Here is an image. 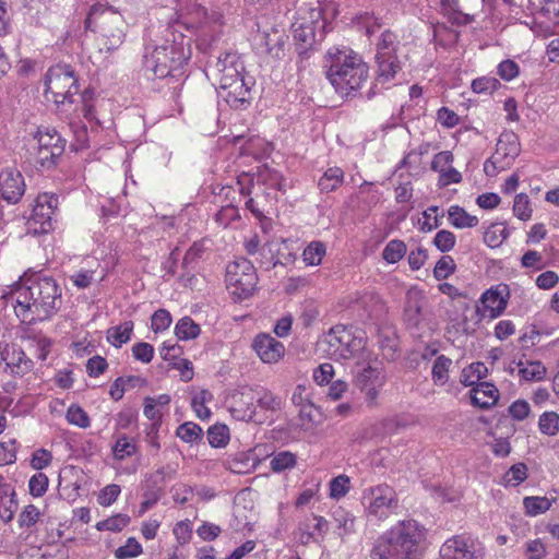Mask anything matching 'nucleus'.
<instances>
[{
	"mask_svg": "<svg viewBox=\"0 0 559 559\" xmlns=\"http://www.w3.org/2000/svg\"><path fill=\"white\" fill-rule=\"evenodd\" d=\"M428 530L413 519L397 521L376 540L371 559H423Z\"/></svg>",
	"mask_w": 559,
	"mask_h": 559,
	"instance_id": "nucleus-1",
	"label": "nucleus"
},
{
	"mask_svg": "<svg viewBox=\"0 0 559 559\" xmlns=\"http://www.w3.org/2000/svg\"><path fill=\"white\" fill-rule=\"evenodd\" d=\"M206 75L217 87L218 98L230 108L245 109L251 100L254 80L245 72V64L236 52L222 55Z\"/></svg>",
	"mask_w": 559,
	"mask_h": 559,
	"instance_id": "nucleus-2",
	"label": "nucleus"
},
{
	"mask_svg": "<svg viewBox=\"0 0 559 559\" xmlns=\"http://www.w3.org/2000/svg\"><path fill=\"white\" fill-rule=\"evenodd\" d=\"M324 67L337 93L349 95L368 79V67L361 57L348 47H332L325 55Z\"/></svg>",
	"mask_w": 559,
	"mask_h": 559,
	"instance_id": "nucleus-3",
	"label": "nucleus"
},
{
	"mask_svg": "<svg viewBox=\"0 0 559 559\" xmlns=\"http://www.w3.org/2000/svg\"><path fill=\"white\" fill-rule=\"evenodd\" d=\"M179 40L174 38L171 43L168 39L158 45L154 50L145 56L144 68L151 72L153 78L164 79L167 76L179 79L183 75V66L190 58V39L186 40L180 35Z\"/></svg>",
	"mask_w": 559,
	"mask_h": 559,
	"instance_id": "nucleus-4",
	"label": "nucleus"
},
{
	"mask_svg": "<svg viewBox=\"0 0 559 559\" xmlns=\"http://www.w3.org/2000/svg\"><path fill=\"white\" fill-rule=\"evenodd\" d=\"M318 348L333 360H352L353 365L372 350L361 332L356 333L344 325L333 326L319 341Z\"/></svg>",
	"mask_w": 559,
	"mask_h": 559,
	"instance_id": "nucleus-5",
	"label": "nucleus"
},
{
	"mask_svg": "<svg viewBox=\"0 0 559 559\" xmlns=\"http://www.w3.org/2000/svg\"><path fill=\"white\" fill-rule=\"evenodd\" d=\"M335 15L333 2L300 7L292 25L294 38L306 46L323 40Z\"/></svg>",
	"mask_w": 559,
	"mask_h": 559,
	"instance_id": "nucleus-6",
	"label": "nucleus"
},
{
	"mask_svg": "<svg viewBox=\"0 0 559 559\" xmlns=\"http://www.w3.org/2000/svg\"><path fill=\"white\" fill-rule=\"evenodd\" d=\"M352 376L353 383L364 395L365 402L371 407L378 405L380 393L386 383V374L373 349L353 365Z\"/></svg>",
	"mask_w": 559,
	"mask_h": 559,
	"instance_id": "nucleus-7",
	"label": "nucleus"
},
{
	"mask_svg": "<svg viewBox=\"0 0 559 559\" xmlns=\"http://www.w3.org/2000/svg\"><path fill=\"white\" fill-rule=\"evenodd\" d=\"M44 97L56 107L72 105L74 95L79 93L78 78L71 66L58 63L50 67L44 80Z\"/></svg>",
	"mask_w": 559,
	"mask_h": 559,
	"instance_id": "nucleus-8",
	"label": "nucleus"
},
{
	"mask_svg": "<svg viewBox=\"0 0 559 559\" xmlns=\"http://www.w3.org/2000/svg\"><path fill=\"white\" fill-rule=\"evenodd\" d=\"M102 19V40L106 50L117 49L126 37V22L123 16L111 7L94 4L85 20V27L92 29L94 21Z\"/></svg>",
	"mask_w": 559,
	"mask_h": 559,
	"instance_id": "nucleus-9",
	"label": "nucleus"
},
{
	"mask_svg": "<svg viewBox=\"0 0 559 559\" xmlns=\"http://www.w3.org/2000/svg\"><path fill=\"white\" fill-rule=\"evenodd\" d=\"M360 501L366 515L378 521L388 519L399 507L395 490L385 484L365 488Z\"/></svg>",
	"mask_w": 559,
	"mask_h": 559,
	"instance_id": "nucleus-10",
	"label": "nucleus"
},
{
	"mask_svg": "<svg viewBox=\"0 0 559 559\" xmlns=\"http://www.w3.org/2000/svg\"><path fill=\"white\" fill-rule=\"evenodd\" d=\"M258 275L254 265L247 259H239L226 267V287L231 296L243 300L257 289Z\"/></svg>",
	"mask_w": 559,
	"mask_h": 559,
	"instance_id": "nucleus-11",
	"label": "nucleus"
},
{
	"mask_svg": "<svg viewBox=\"0 0 559 559\" xmlns=\"http://www.w3.org/2000/svg\"><path fill=\"white\" fill-rule=\"evenodd\" d=\"M237 187L241 194L249 195L252 188L264 187L265 190L285 191L287 183L282 174L267 166H260L255 174L242 171L237 177Z\"/></svg>",
	"mask_w": 559,
	"mask_h": 559,
	"instance_id": "nucleus-12",
	"label": "nucleus"
},
{
	"mask_svg": "<svg viewBox=\"0 0 559 559\" xmlns=\"http://www.w3.org/2000/svg\"><path fill=\"white\" fill-rule=\"evenodd\" d=\"M484 556V545L468 535H455L447 539L440 549L441 559H483Z\"/></svg>",
	"mask_w": 559,
	"mask_h": 559,
	"instance_id": "nucleus-13",
	"label": "nucleus"
},
{
	"mask_svg": "<svg viewBox=\"0 0 559 559\" xmlns=\"http://www.w3.org/2000/svg\"><path fill=\"white\" fill-rule=\"evenodd\" d=\"M521 152L519 138L513 132L502 133L497 142L496 151L490 159L485 164V169L490 163L498 171L509 168Z\"/></svg>",
	"mask_w": 559,
	"mask_h": 559,
	"instance_id": "nucleus-14",
	"label": "nucleus"
},
{
	"mask_svg": "<svg viewBox=\"0 0 559 559\" xmlns=\"http://www.w3.org/2000/svg\"><path fill=\"white\" fill-rule=\"evenodd\" d=\"M509 287L497 285L487 289L480 296V305L477 306V313L481 319H496L506 310L509 300Z\"/></svg>",
	"mask_w": 559,
	"mask_h": 559,
	"instance_id": "nucleus-15",
	"label": "nucleus"
},
{
	"mask_svg": "<svg viewBox=\"0 0 559 559\" xmlns=\"http://www.w3.org/2000/svg\"><path fill=\"white\" fill-rule=\"evenodd\" d=\"M23 377L33 368V360L15 344L0 341V368Z\"/></svg>",
	"mask_w": 559,
	"mask_h": 559,
	"instance_id": "nucleus-16",
	"label": "nucleus"
},
{
	"mask_svg": "<svg viewBox=\"0 0 559 559\" xmlns=\"http://www.w3.org/2000/svg\"><path fill=\"white\" fill-rule=\"evenodd\" d=\"M329 532V522L318 514H310L298 523L295 537L301 545L320 544Z\"/></svg>",
	"mask_w": 559,
	"mask_h": 559,
	"instance_id": "nucleus-17",
	"label": "nucleus"
},
{
	"mask_svg": "<svg viewBox=\"0 0 559 559\" xmlns=\"http://www.w3.org/2000/svg\"><path fill=\"white\" fill-rule=\"evenodd\" d=\"M252 349L263 364L280 362L286 353L285 345L269 333H259L252 341Z\"/></svg>",
	"mask_w": 559,
	"mask_h": 559,
	"instance_id": "nucleus-18",
	"label": "nucleus"
},
{
	"mask_svg": "<svg viewBox=\"0 0 559 559\" xmlns=\"http://www.w3.org/2000/svg\"><path fill=\"white\" fill-rule=\"evenodd\" d=\"M37 288L39 289L40 302H37V320L49 319L57 311V300L61 290L55 280L46 276H37Z\"/></svg>",
	"mask_w": 559,
	"mask_h": 559,
	"instance_id": "nucleus-19",
	"label": "nucleus"
},
{
	"mask_svg": "<svg viewBox=\"0 0 559 559\" xmlns=\"http://www.w3.org/2000/svg\"><path fill=\"white\" fill-rule=\"evenodd\" d=\"M255 397L253 389H243L235 393L229 402V412L231 416L241 421H251L255 419Z\"/></svg>",
	"mask_w": 559,
	"mask_h": 559,
	"instance_id": "nucleus-20",
	"label": "nucleus"
},
{
	"mask_svg": "<svg viewBox=\"0 0 559 559\" xmlns=\"http://www.w3.org/2000/svg\"><path fill=\"white\" fill-rule=\"evenodd\" d=\"M82 112H83V117L91 124V138H90V134L87 131V127L85 124L84 126L72 124L74 139H73L71 146L76 152L88 147L90 142L94 143V144L99 143L97 141L96 136L99 132L100 124L98 121H94V115H93L92 107L87 104H84V106L82 107Z\"/></svg>",
	"mask_w": 559,
	"mask_h": 559,
	"instance_id": "nucleus-21",
	"label": "nucleus"
},
{
	"mask_svg": "<svg viewBox=\"0 0 559 559\" xmlns=\"http://www.w3.org/2000/svg\"><path fill=\"white\" fill-rule=\"evenodd\" d=\"M58 203V197L53 193L37 194V225L40 233L47 234L55 229Z\"/></svg>",
	"mask_w": 559,
	"mask_h": 559,
	"instance_id": "nucleus-22",
	"label": "nucleus"
},
{
	"mask_svg": "<svg viewBox=\"0 0 559 559\" xmlns=\"http://www.w3.org/2000/svg\"><path fill=\"white\" fill-rule=\"evenodd\" d=\"M540 15L547 17L551 24L535 19L531 28L536 36L546 38L554 34L555 26H559V0H540Z\"/></svg>",
	"mask_w": 559,
	"mask_h": 559,
	"instance_id": "nucleus-23",
	"label": "nucleus"
},
{
	"mask_svg": "<svg viewBox=\"0 0 559 559\" xmlns=\"http://www.w3.org/2000/svg\"><path fill=\"white\" fill-rule=\"evenodd\" d=\"M24 193V181L22 175L12 169L5 168L0 173V195L3 200L15 203Z\"/></svg>",
	"mask_w": 559,
	"mask_h": 559,
	"instance_id": "nucleus-24",
	"label": "nucleus"
},
{
	"mask_svg": "<svg viewBox=\"0 0 559 559\" xmlns=\"http://www.w3.org/2000/svg\"><path fill=\"white\" fill-rule=\"evenodd\" d=\"M14 312L22 324L31 325L35 320L33 292L31 286L19 285L13 292Z\"/></svg>",
	"mask_w": 559,
	"mask_h": 559,
	"instance_id": "nucleus-25",
	"label": "nucleus"
},
{
	"mask_svg": "<svg viewBox=\"0 0 559 559\" xmlns=\"http://www.w3.org/2000/svg\"><path fill=\"white\" fill-rule=\"evenodd\" d=\"M471 392L472 404L480 408H489L498 402L499 391L489 382H479L475 384Z\"/></svg>",
	"mask_w": 559,
	"mask_h": 559,
	"instance_id": "nucleus-26",
	"label": "nucleus"
},
{
	"mask_svg": "<svg viewBox=\"0 0 559 559\" xmlns=\"http://www.w3.org/2000/svg\"><path fill=\"white\" fill-rule=\"evenodd\" d=\"M376 58L378 63L377 84L384 86L394 78L401 69V64L395 53H391V51H382Z\"/></svg>",
	"mask_w": 559,
	"mask_h": 559,
	"instance_id": "nucleus-27",
	"label": "nucleus"
},
{
	"mask_svg": "<svg viewBox=\"0 0 559 559\" xmlns=\"http://www.w3.org/2000/svg\"><path fill=\"white\" fill-rule=\"evenodd\" d=\"M285 44V35L278 29L272 28L270 32H262L258 35V46L263 52L275 58H280Z\"/></svg>",
	"mask_w": 559,
	"mask_h": 559,
	"instance_id": "nucleus-28",
	"label": "nucleus"
},
{
	"mask_svg": "<svg viewBox=\"0 0 559 559\" xmlns=\"http://www.w3.org/2000/svg\"><path fill=\"white\" fill-rule=\"evenodd\" d=\"M17 507L13 488L8 484H0V519L3 522H10Z\"/></svg>",
	"mask_w": 559,
	"mask_h": 559,
	"instance_id": "nucleus-29",
	"label": "nucleus"
},
{
	"mask_svg": "<svg viewBox=\"0 0 559 559\" xmlns=\"http://www.w3.org/2000/svg\"><path fill=\"white\" fill-rule=\"evenodd\" d=\"M259 450L255 447L253 450L236 455L230 463V469L236 474H247L255 469L260 464Z\"/></svg>",
	"mask_w": 559,
	"mask_h": 559,
	"instance_id": "nucleus-30",
	"label": "nucleus"
},
{
	"mask_svg": "<svg viewBox=\"0 0 559 559\" xmlns=\"http://www.w3.org/2000/svg\"><path fill=\"white\" fill-rule=\"evenodd\" d=\"M518 369L520 378L527 382L543 381L547 374L546 367L538 360H521Z\"/></svg>",
	"mask_w": 559,
	"mask_h": 559,
	"instance_id": "nucleus-31",
	"label": "nucleus"
},
{
	"mask_svg": "<svg viewBox=\"0 0 559 559\" xmlns=\"http://www.w3.org/2000/svg\"><path fill=\"white\" fill-rule=\"evenodd\" d=\"M133 328L134 324L130 320L109 328L106 333L107 342L117 348L121 347L131 340Z\"/></svg>",
	"mask_w": 559,
	"mask_h": 559,
	"instance_id": "nucleus-32",
	"label": "nucleus"
},
{
	"mask_svg": "<svg viewBox=\"0 0 559 559\" xmlns=\"http://www.w3.org/2000/svg\"><path fill=\"white\" fill-rule=\"evenodd\" d=\"M442 14L449 22L455 25H467L473 22V16L463 13L459 8V0H441Z\"/></svg>",
	"mask_w": 559,
	"mask_h": 559,
	"instance_id": "nucleus-33",
	"label": "nucleus"
},
{
	"mask_svg": "<svg viewBox=\"0 0 559 559\" xmlns=\"http://www.w3.org/2000/svg\"><path fill=\"white\" fill-rule=\"evenodd\" d=\"M37 146L51 150L50 155L61 156L64 150L63 141L56 130H37Z\"/></svg>",
	"mask_w": 559,
	"mask_h": 559,
	"instance_id": "nucleus-34",
	"label": "nucleus"
},
{
	"mask_svg": "<svg viewBox=\"0 0 559 559\" xmlns=\"http://www.w3.org/2000/svg\"><path fill=\"white\" fill-rule=\"evenodd\" d=\"M449 223L455 228H473L478 225V218L475 215L468 214L463 207L459 205H451L448 210Z\"/></svg>",
	"mask_w": 559,
	"mask_h": 559,
	"instance_id": "nucleus-35",
	"label": "nucleus"
},
{
	"mask_svg": "<svg viewBox=\"0 0 559 559\" xmlns=\"http://www.w3.org/2000/svg\"><path fill=\"white\" fill-rule=\"evenodd\" d=\"M556 502V498L530 496L523 499V508L526 515L537 516L547 512Z\"/></svg>",
	"mask_w": 559,
	"mask_h": 559,
	"instance_id": "nucleus-36",
	"label": "nucleus"
},
{
	"mask_svg": "<svg viewBox=\"0 0 559 559\" xmlns=\"http://www.w3.org/2000/svg\"><path fill=\"white\" fill-rule=\"evenodd\" d=\"M326 254V246L320 240L309 242L302 251L301 258L307 266H318Z\"/></svg>",
	"mask_w": 559,
	"mask_h": 559,
	"instance_id": "nucleus-37",
	"label": "nucleus"
},
{
	"mask_svg": "<svg viewBox=\"0 0 559 559\" xmlns=\"http://www.w3.org/2000/svg\"><path fill=\"white\" fill-rule=\"evenodd\" d=\"M538 430L546 437H556L559 433V414L555 411L543 412L537 421Z\"/></svg>",
	"mask_w": 559,
	"mask_h": 559,
	"instance_id": "nucleus-38",
	"label": "nucleus"
},
{
	"mask_svg": "<svg viewBox=\"0 0 559 559\" xmlns=\"http://www.w3.org/2000/svg\"><path fill=\"white\" fill-rule=\"evenodd\" d=\"M213 401V395L207 390H201L193 394L191 399V407L194 411L197 417L201 420L209 419L211 417V411L207 404Z\"/></svg>",
	"mask_w": 559,
	"mask_h": 559,
	"instance_id": "nucleus-39",
	"label": "nucleus"
},
{
	"mask_svg": "<svg viewBox=\"0 0 559 559\" xmlns=\"http://www.w3.org/2000/svg\"><path fill=\"white\" fill-rule=\"evenodd\" d=\"M488 369L484 362L476 361L462 370L460 381L466 386H473L486 377Z\"/></svg>",
	"mask_w": 559,
	"mask_h": 559,
	"instance_id": "nucleus-40",
	"label": "nucleus"
},
{
	"mask_svg": "<svg viewBox=\"0 0 559 559\" xmlns=\"http://www.w3.org/2000/svg\"><path fill=\"white\" fill-rule=\"evenodd\" d=\"M269 152L267 143L260 136H251L243 144L240 145L241 156H252L254 159H260Z\"/></svg>",
	"mask_w": 559,
	"mask_h": 559,
	"instance_id": "nucleus-41",
	"label": "nucleus"
},
{
	"mask_svg": "<svg viewBox=\"0 0 559 559\" xmlns=\"http://www.w3.org/2000/svg\"><path fill=\"white\" fill-rule=\"evenodd\" d=\"M423 295L417 289H409L406 294L405 316L408 322L416 324L421 311Z\"/></svg>",
	"mask_w": 559,
	"mask_h": 559,
	"instance_id": "nucleus-42",
	"label": "nucleus"
},
{
	"mask_svg": "<svg viewBox=\"0 0 559 559\" xmlns=\"http://www.w3.org/2000/svg\"><path fill=\"white\" fill-rule=\"evenodd\" d=\"M136 452V444L133 438L120 435L112 445V455L118 461H123Z\"/></svg>",
	"mask_w": 559,
	"mask_h": 559,
	"instance_id": "nucleus-43",
	"label": "nucleus"
},
{
	"mask_svg": "<svg viewBox=\"0 0 559 559\" xmlns=\"http://www.w3.org/2000/svg\"><path fill=\"white\" fill-rule=\"evenodd\" d=\"M407 252L406 243L400 239L390 240L382 250V259L388 264H395L401 261Z\"/></svg>",
	"mask_w": 559,
	"mask_h": 559,
	"instance_id": "nucleus-44",
	"label": "nucleus"
},
{
	"mask_svg": "<svg viewBox=\"0 0 559 559\" xmlns=\"http://www.w3.org/2000/svg\"><path fill=\"white\" fill-rule=\"evenodd\" d=\"M344 178V173L340 167H331L324 171L318 186L322 192H331L337 189Z\"/></svg>",
	"mask_w": 559,
	"mask_h": 559,
	"instance_id": "nucleus-45",
	"label": "nucleus"
},
{
	"mask_svg": "<svg viewBox=\"0 0 559 559\" xmlns=\"http://www.w3.org/2000/svg\"><path fill=\"white\" fill-rule=\"evenodd\" d=\"M452 366V359L444 355H440L436 358L431 377L436 385H444L449 381V371Z\"/></svg>",
	"mask_w": 559,
	"mask_h": 559,
	"instance_id": "nucleus-46",
	"label": "nucleus"
},
{
	"mask_svg": "<svg viewBox=\"0 0 559 559\" xmlns=\"http://www.w3.org/2000/svg\"><path fill=\"white\" fill-rule=\"evenodd\" d=\"M201 329L190 317L181 318L175 325V334L180 341H190L200 335Z\"/></svg>",
	"mask_w": 559,
	"mask_h": 559,
	"instance_id": "nucleus-47",
	"label": "nucleus"
},
{
	"mask_svg": "<svg viewBox=\"0 0 559 559\" xmlns=\"http://www.w3.org/2000/svg\"><path fill=\"white\" fill-rule=\"evenodd\" d=\"M297 464V456L290 451H280L270 461L271 469L274 473H282L292 469Z\"/></svg>",
	"mask_w": 559,
	"mask_h": 559,
	"instance_id": "nucleus-48",
	"label": "nucleus"
},
{
	"mask_svg": "<svg viewBox=\"0 0 559 559\" xmlns=\"http://www.w3.org/2000/svg\"><path fill=\"white\" fill-rule=\"evenodd\" d=\"M202 428L192 421L181 424L176 430V436L190 444L198 443L202 439Z\"/></svg>",
	"mask_w": 559,
	"mask_h": 559,
	"instance_id": "nucleus-49",
	"label": "nucleus"
},
{
	"mask_svg": "<svg viewBox=\"0 0 559 559\" xmlns=\"http://www.w3.org/2000/svg\"><path fill=\"white\" fill-rule=\"evenodd\" d=\"M527 478V467L524 463L512 465L503 475L502 484L506 487H516Z\"/></svg>",
	"mask_w": 559,
	"mask_h": 559,
	"instance_id": "nucleus-50",
	"label": "nucleus"
},
{
	"mask_svg": "<svg viewBox=\"0 0 559 559\" xmlns=\"http://www.w3.org/2000/svg\"><path fill=\"white\" fill-rule=\"evenodd\" d=\"M350 490V478L347 475H338L329 483V497L333 500L344 498Z\"/></svg>",
	"mask_w": 559,
	"mask_h": 559,
	"instance_id": "nucleus-51",
	"label": "nucleus"
},
{
	"mask_svg": "<svg viewBox=\"0 0 559 559\" xmlns=\"http://www.w3.org/2000/svg\"><path fill=\"white\" fill-rule=\"evenodd\" d=\"M130 523V518L127 514L117 513L106 520L96 523L95 527L99 532H121Z\"/></svg>",
	"mask_w": 559,
	"mask_h": 559,
	"instance_id": "nucleus-52",
	"label": "nucleus"
},
{
	"mask_svg": "<svg viewBox=\"0 0 559 559\" xmlns=\"http://www.w3.org/2000/svg\"><path fill=\"white\" fill-rule=\"evenodd\" d=\"M321 481L317 480L311 483L309 486H306L301 489V491L298 493L295 500V508L301 509L310 503H312L314 500L319 497Z\"/></svg>",
	"mask_w": 559,
	"mask_h": 559,
	"instance_id": "nucleus-53",
	"label": "nucleus"
},
{
	"mask_svg": "<svg viewBox=\"0 0 559 559\" xmlns=\"http://www.w3.org/2000/svg\"><path fill=\"white\" fill-rule=\"evenodd\" d=\"M66 419L70 425L76 426L79 428H88L91 425V419L87 413L78 404H72L67 413Z\"/></svg>",
	"mask_w": 559,
	"mask_h": 559,
	"instance_id": "nucleus-54",
	"label": "nucleus"
},
{
	"mask_svg": "<svg viewBox=\"0 0 559 559\" xmlns=\"http://www.w3.org/2000/svg\"><path fill=\"white\" fill-rule=\"evenodd\" d=\"M333 519L337 524V528L341 531L340 535H346L354 531L355 516L343 508H337L333 512Z\"/></svg>",
	"mask_w": 559,
	"mask_h": 559,
	"instance_id": "nucleus-55",
	"label": "nucleus"
},
{
	"mask_svg": "<svg viewBox=\"0 0 559 559\" xmlns=\"http://www.w3.org/2000/svg\"><path fill=\"white\" fill-rule=\"evenodd\" d=\"M533 209L527 194L519 193L514 197L513 214L521 221H528L532 217Z\"/></svg>",
	"mask_w": 559,
	"mask_h": 559,
	"instance_id": "nucleus-56",
	"label": "nucleus"
},
{
	"mask_svg": "<svg viewBox=\"0 0 559 559\" xmlns=\"http://www.w3.org/2000/svg\"><path fill=\"white\" fill-rule=\"evenodd\" d=\"M439 207L436 205L429 206L423 212V217L418 221V228L424 233H429L439 227L440 222L438 217Z\"/></svg>",
	"mask_w": 559,
	"mask_h": 559,
	"instance_id": "nucleus-57",
	"label": "nucleus"
},
{
	"mask_svg": "<svg viewBox=\"0 0 559 559\" xmlns=\"http://www.w3.org/2000/svg\"><path fill=\"white\" fill-rule=\"evenodd\" d=\"M255 405L264 411H276L281 407L282 401L273 393L266 390H255Z\"/></svg>",
	"mask_w": 559,
	"mask_h": 559,
	"instance_id": "nucleus-58",
	"label": "nucleus"
},
{
	"mask_svg": "<svg viewBox=\"0 0 559 559\" xmlns=\"http://www.w3.org/2000/svg\"><path fill=\"white\" fill-rule=\"evenodd\" d=\"M500 86V82L493 76H480L472 81V91L476 94H491Z\"/></svg>",
	"mask_w": 559,
	"mask_h": 559,
	"instance_id": "nucleus-59",
	"label": "nucleus"
},
{
	"mask_svg": "<svg viewBox=\"0 0 559 559\" xmlns=\"http://www.w3.org/2000/svg\"><path fill=\"white\" fill-rule=\"evenodd\" d=\"M143 551L141 544L133 537L127 539L126 544L115 550L117 559H129L140 556Z\"/></svg>",
	"mask_w": 559,
	"mask_h": 559,
	"instance_id": "nucleus-60",
	"label": "nucleus"
},
{
	"mask_svg": "<svg viewBox=\"0 0 559 559\" xmlns=\"http://www.w3.org/2000/svg\"><path fill=\"white\" fill-rule=\"evenodd\" d=\"M209 443L214 448L225 447L229 440V431L225 425H215L207 431Z\"/></svg>",
	"mask_w": 559,
	"mask_h": 559,
	"instance_id": "nucleus-61",
	"label": "nucleus"
},
{
	"mask_svg": "<svg viewBox=\"0 0 559 559\" xmlns=\"http://www.w3.org/2000/svg\"><path fill=\"white\" fill-rule=\"evenodd\" d=\"M508 413L513 420L523 421L530 417L532 408L526 400L519 399L510 404Z\"/></svg>",
	"mask_w": 559,
	"mask_h": 559,
	"instance_id": "nucleus-62",
	"label": "nucleus"
},
{
	"mask_svg": "<svg viewBox=\"0 0 559 559\" xmlns=\"http://www.w3.org/2000/svg\"><path fill=\"white\" fill-rule=\"evenodd\" d=\"M16 450L15 439L0 441V466L13 464L16 461Z\"/></svg>",
	"mask_w": 559,
	"mask_h": 559,
	"instance_id": "nucleus-63",
	"label": "nucleus"
},
{
	"mask_svg": "<svg viewBox=\"0 0 559 559\" xmlns=\"http://www.w3.org/2000/svg\"><path fill=\"white\" fill-rule=\"evenodd\" d=\"M261 267L270 270L277 264V259L269 242H264L255 255H251Z\"/></svg>",
	"mask_w": 559,
	"mask_h": 559,
	"instance_id": "nucleus-64",
	"label": "nucleus"
}]
</instances>
